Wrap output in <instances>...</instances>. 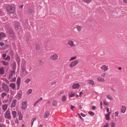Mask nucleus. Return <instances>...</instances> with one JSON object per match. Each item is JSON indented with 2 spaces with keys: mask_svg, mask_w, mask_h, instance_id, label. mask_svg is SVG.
Segmentation results:
<instances>
[{
  "mask_svg": "<svg viewBox=\"0 0 127 127\" xmlns=\"http://www.w3.org/2000/svg\"><path fill=\"white\" fill-rule=\"evenodd\" d=\"M6 10L8 13L12 14L14 12L15 8L12 6H8L6 7Z\"/></svg>",
  "mask_w": 127,
  "mask_h": 127,
  "instance_id": "f257e3e1",
  "label": "nucleus"
},
{
  "mask_svg": "<svg viewBox=\"0 0 127 127\" xmlns=\"http://www.w3.org/2000/svg\"><path fill=\"white\" fill-rule=\"evenodd\" d=\"M14 27L15 30L17 31L19 30L20 29V26L21 25L20 23L18 22H16L14 23Z\"/></svg>",
  "mask_w": 127,
  "mask_h": 127,
  "instance_id": "f03ea898",
  "label": "nucleus"
},
{
  "mask_svg": "<svg viewBox=\"0 0 127 127\" xmlns=\"http://www.w3.org/2000/svg\"><path fill=\"white\" fill-rule=\"evenodd\" d=\"M2 88L4 91L5 92H8L9 89L7 85L4 83L2 84Z\"/></svg>",
  "mask_w": 127,
  "mask_h": 127,
  "instance_id": "7ed1b4c3",
  "label": "nucleus"
},
{
  "mask_svg": "<svg viewBox=\"0 0 127 127\" xmlns=\"http://www.w3.org/2000/svg\"><path fill=\"white\" fill-rule=\"evenodd\" d=\"M5 117L8 119H10L11 117L10 115V111H9V109H8L5 113Z\"/></svg>",
  "mask_w": 127,
  "mask_h": 127,
  "instance_id": "20e7f679",
  "label": "nucleus"
},
{
  "mask_svg": "<svg viewBox=\"0 0 127 127\" xmlns=\"http://www.w3.org/2000/svg\"><path fill=\"white\" fill-rule=\"evenodd\" d=\"M9 33L10 34V36L12 39L14 38L15 35L14 31L12 29H9Z\"/></svg>",
  "mask_w": 127,
  "mask_h": 127,
  "instance_id": "39448f33",
  "label": "nucleus"
},
{
  "mask_svg": "<svg viewBox=\"0 0 127 127\" xmlns=\"http://www.w3.org/2000/svg\"><path fill=\"white\" fill-rule=\"evenodd\" d=\"M78 62L77 61H75L73 62L69 65V66L71 68H72L73 66L77 64Z\"/></svg>",
  "mask_w": 127,
  "mask_h": 127,
  "instance_id": "423d86ee",
  "label": "nucleus"
},
{
  "mask_svg": "<svg viewBox=\"0 0 127 127\" xmlns=\"http://www.w3.org/2000/svg\"><path fill=\"white\" fill-rule=\"evenodd\" d=\"M58 56L56 54H55L51 56L50 59L52 60H56L58 58Z\"/></svg>",
  "mask_w": 127,
  "mask_h": 127,
  "instance_id": "0eeeda50",
  "label": "nucleus"
},
{
  "mask_svg": "<svg viewBox=\"0 0 127 127\" xmlns=\"http://www.w3.org/2000/svg\"><path fill=\"white\" fill-rule=\"evenodd\" d=\"M80 86L79 83H75L72 85V89H76L78 88Z\"/></svg>",
  "mask_w": 127,
  "mask_h": 127,
  "instance_id": "6e6552de",
  "label": "nucleus"
},
{
  "mask_svg": "<svg viewBox=\"0 0 127 127\" xmlns=\"http://www.w3.org/2000/svg\"><path fill=\"white\" fill-rule=\"evenodd\" d=\"M50 114V112L48 111H46L44 115V118H48V117L49 116V115Z\"/></svg>",
  "mask_w": 127,
  "mask_h": 127,
  "instance_id": "1a4fd4ad",
  "label": "nucleus"
},
{
  "mask_svg": "<svg viewBox=\"0 0 127 127\" xmlns=\"http://www.w3.org/2000/svg\"><path fill=\"white\" fill-rule=\"evenodd\" d=\"M108 66H106V65H103L101 67V68L102 70H103L104 71H107L108 69L107 68Z\"/></svg>",
  "mask_w": 127,
  "mask_h": 127,
  "instance_id": "9d476101",
  "label": "nucleus"
},
{
  "mask_svg": "<svg viewBox=\"0 0 127 127\" xmlns=\"http://www.w3.org/2000/svg\"><path fill=\"white\" fill-rule=\"evenodd\" d=\"M126 109V107L125 106H122L121 108V112L123 113H125Z\"/></svg>",
  "mask_w": 127,
  "mask_h": 127,
  "instance_id": "9b49d317",
  "label": "nucleus"
},
{
  "mask_svg": "<svg viewBox=\"0 0 127 127\" xmlns=\"http://www.w3.org/2000/svg\"><path fill=\"white\" fill-rule=\"evenodd\" d=\"M17 100L16 99H13L11 103L12 106L13 107H14L16 104Z\"/></svg>",
  "mask_w": 127,
  "mask_h": 127,
  "instance_id": "f8f14e48",
  "label": "nucleus"
},
{
  "mask_svg": "<svg viewBox=\"0 0 127 127\" xmlns=\"http://www.w3.org/2000/svg\"><path fill=\"white\" fill-rule=\"evenodd\" d=\"M28 14H31L33 12V10L30 7H29L27 8Z\"/></svg>",
  "mask_w": 127,
  "mask_h": 127,
  "instance_id": "ddd939ff",
  "label": "nucleus"
},
{
  "mask_svg": "<svg viewBox=\"0 0 127 127\" xmlns=\"http://www.w3.org/2000/svg\"><path fill=\"white\" fill-rule=\"evenodd\" d=\"M16 63L15 61H14L12 64V68L14 70H15L16 69Z\"/></svg>",
  "mask_w": 127,
  "mask_h": 127,
  "instance_id": "4468645a",
  "label": "nucleus"
},
{
  "mask_svg": "<svg viewBox=\"0 0 127 127\" xmlns=\"http://www.w3.org/2000/svg\"><path fill=\"white\" fill-rule=\"evenodd\" d=\"M16 60L18 65H19L20 62V58L19 56H18L16 57Z\"/></svg>",
  "mask_w": 127,
  "mask_h": 127,
  "instance_id": "2eb2a0df",
  "label": "nucleus"
},
{
  "mask_svg": "<svg viewBox=\"0 0 127 127\" xmlns=\"http://www.w3.org/2000/svg\"><path fill=\"white\" fill-rule=\"evenodd\" d=\"M9 86L13 89H14L15 88V83H11L10 84Z\"/></svg>",
  "mask_w": 127,
  "mask_h": 127,
  "instance_id": "dca6fc26",
  "label": "nucleus"
},
{
  "mask_svg": "<svg viewBox=\"0 0 127 127\" xmlns=\"http://www.w3.org/2000/svg\"><path fill=\"white\" fill-rule=\"evenodd\" d=\"M8 106L7 104H3L2 105V109L4 111L6 110Z\"/></svg>",
  "mask_w": 127,
  "mask_h": 127,
  "instance_id": "f3484780",
  "label": "nucleus"
},
{
  "mask_svg": "<svg viewBox=\"0 0 127 127\" xmlns=\"http://www.w3.org/2000/svg\"><path fill=\"white\" fill-rule=\"evenodd\" d=\"M68 43L71 46H73L74 45L73 42L72 41H69Z\"/></svg>",
  "mask_w": 127,
  "mask_h": 127,
  "instance_id": "a211bd4d",
  "label": "nucleus"
},
{
  "mask_svg": "<svg viewBox=\"0 0 127 127\" xmlns=\"http://www.w3.org/2000/svg\"><path fill=\"white\" fill-rule=\"evenodd\" d=\"M22 91L21 90L17 94V95H18V97L19 98H21V96L22 95Z\"/></svg>",
  "mask_w": 127,
  "mask_h": 127,
  "instance_id": "6ab92c4d",
  "label": "nucleus"
},
{
  "mask_svg": "<svg viewBox=\"0 0 127 127\" xmlns=\"http://www.w3.org/2000/svg\"><path fill=\"white\" fill-rule=\"evenodd\" d=\"M35 48L37 51H38L40 49V46L39 44H36L35 45Z\"/></svg>",
  "mask_w": 127,
  "mask_h": 127,
  "instance_id": "aec40b11",
  "label": "nucleus"
},
{
  "mask_svg": "<svg viewBox=\"0 0 127 127\" xmlns=\"http://www.w3.org/2000/svg\"><path fill=\"white\" fill-rule=\"evenodd\" d=\"M4 69L3 67H1L0 68V74H4Z\"/></svg>",
  "mask_w": 127,
  "mask_h": 127,
  "instance_id": "412c9836",
  "label": "nucleus"
},
{
  "mask_svg": "<svg viewBox=\"0 0 127 127\" xmlns=\"http://www.w3.org/2000/svg\"><path fill=\"white\" fill-rule=\"evenodd\" d=\"M88 83L92 84V85H94L95 84V83L94 81L92 80H89L88 81Z\"/></svg>",
  "mask_w": 127,
  "mask_h": 127,
  "instance_id": "4be33fe9",
  "label": "nucleus"
},
{
  "mask_svg": "<svg viewBox=\"0 0 127 127\" xmlns=\"http://www.w3.org/2000/svg\"><path fill=\"white\" fill-rule=\"evenodd\" d=\"M21 83V78L19 76H18V77L17 81V84H20Z\"/></svg>",
  "mask_w": 127,
  "mask_h": 127,
  "instance_id": "5701e85b",
  "label": "nucleus"
},
{
  "mask_svg": "<svg viewBox=\"0 0 127 127\" xmlns=\"http://www.w3.org/2000/svg\"><path fill=\"white\" fill-rule=\"evenodd\" d=\"M97 79L99 81H104V78H101L100 77H98L97 78Z\"/></svg>",
  "mask_w": 127,
  "mask_h": 127,
  "instance_id": "b1692460",
  "label": "nucleus"
},
{
  "mask_svg": "<svg viewBox=\"0 0 127 127\" xmlns=\"http://www.w3.org/2000/svg\"><path fill=\"white\" fill-rule=\"evenodd\" d=\"M1 62L4 65H7L8 64V62H7L4 61H2Z\"/></svg>",
  "mask_w": 127,
  "mask_h": 127,
  "instance_id": "393cba45",
  "label": "nucleus"
},
{
  "mask_svg": "<svg viewBox=\"0 0 127 127\" xmlns=\"http://www.w3.org/2000/svg\"><path fill=\"white\" fill-rule=\"evenodd\" d=\"M77 106L79 108V109H81L82 108V104L81 103H78L77 104Z\"/></svg>",
  "mask_w": 127,
  "mask_h": 127,
  "instance_id": "a878e982",
  "label": "nucleus"
},
{
  "mask_svg": "<svg viewBox=\"0 0 127 127\" xmlns=\"http://www.w3.org/2000/svg\"><path fill=\"white\" fill-rule=\"evenodd\" d=\"M106 119L107 120H109L110 119V115H108L107 114H105Z\"/></svg>",
  "mask_w": 127,
  "mask_h": 127,
  "instance_id": "bb28decb",
  "label": "nucleus"
},
{
  "mask_svg": "<svg viewBox=\"0 0 127 127\" xmlns=\"http://www.w3.org/2000/svg\"><path fill=\"white\" fill-rule=\"evenodd\" d=\"M52 104L53 105L57 106V103L56 101L55 100H53L52 102Z\"/></svg>",
  "mask_w": 127,
  "mask_h": 127,
  "instance_id": "cd10ccee",
  "label": "nucleus"
},
{
  "mask_svg": "<svg viewBox=\"0 0 127 127\" xmlns=\"http://www.w3.org/2000/svg\"><path fill=\"white\" fill-rule=\"evenodd\" d=\"M12 113L13 115V117L14 118H15L16 115V111H13L12 112Z\"/></svg>",
  "mask_w": 127,
  "mask_h": 127,
  "instance_id": "c85d7f7f",
  "label": "nucleus"
},
{
  "mask_svg": "<svg viewBox=\"0 0 127 127\" xmlns=\"http://www.w3.org/2000/svg\"><path fill=\"white\" fill-rule=\"evenodd\" d=\"M66 99V97L65 95H64L62 97V99L63 102H64L65 101Z\"/></svg>",
  "mask_w": 127,
  "mask_h": 127,
  "instance_id": "c756f323",
  "label": "nucleus"
},
{
  "mask_svg": "<svg viewBox=\"0 0 127 127\" xmlns=\"http://www.w3.org/2000/svg\"><path fill=\"white\" fill-rule=\"evenodd\" d=\"M5 34L3 32H1L0 34V36L2 37H5Z\"/></svg>",
  "mask_w": 127,
  "mask_h": 127,
  "instance_id": "7c9ffc66",
  "label": "nucleus"
},
{
  "mask_svg": "<svg viewBox=\"0 0 127 127\" xmlns=\"http://www.w3.org/2000/svg\"><path fill=\"white\" fill-rule=\"evenodd\" d=\"M6 95V94L5 93H3L1 94V97L2 98H3L4 96Z\"/></svg>",
  "mask_w": 127,
  "mask_h": 127,
  "instance_id": "2f4dec72",
  "label": "nucleus"
},
{
  "mask_svg": "<svg viewBox=\"0 0 127 127\" xmlns=\"http://www.w3.org/2000/svg\"><path fill=\"white\" fill-rule=\"evenodd\" d=\"M4 59L5 60H7L10 61V57L9 55H7L6 57L4 58Z\"/></svg>",
  "mask_w": 127,
  "mask_h": 127,
  "instance_id": "473e14b6",
  "label": "nucleus"
},
{
  "mask_svg": "<svg viewBox=\"0 0 127 127\" xmlns=\"http://www.w3.org/2000/svg\"><path fill=\"white\" fill-rule=\"evenodd\" d=\"M39 62L40 63V65H43L44 63V62L41 60H38Z\"/></svg>",
  "mask_w": 127,
  "mask_h": 127,
  "instance_id": "72a5a7b5",
  "label": "nucleus"
},
{
  "mask_svg": "<svg viewBox=\"0 0 127 127\" xmlns=\"http://www.w3.org/2000/svg\"><path fill=\"white\" fill-rule=\"evenodd\" d=\"M75 95L74 93H71L69 95V96L70 97H73L75 96Z\"/></svg>",
  "mask_w": 127,
  "mask_h": 127,
  "instance_id": "f704fd0d",
  "label": "nucleus"
},
{
  "mask_svg": "<svg viewBox=\"0 0 127 127\" xmlns=\"http://www.w3.org/2000/svg\"><path fill=\"white\" fill-rule=\"evenodd\" d=\"M25 63H23L21 64V68H25Z\"/></svg>",
  "mask_w": 127,
  "mask_h": 127,
  "instance_id": "c9c22d12",
  "label": "nucleus"
},
{
  "mask_svg": "<svg viewBox=\"0 0 127 127\" xmlns=\"http://www.w3.org/2000/svg\"><path fill=\"white\" fill-rule=\"evenodd\" d=\"M31 79L30 78H27L25 80V82L28 83L31 81Z\"/></svg>",
  "mask_w": 127,
  "mask_h": 127,
  "instance_id": "e433bc0d",
  "label": "nucleus"
},
{
  "mask_svg": "<svg viewBox=\"0 0 127 127\" xmlns=\"http://www.w3.org/2000/svg\"><path fill=\"white\" fill-rule=\"evenodd\" d=\"M88 113L91 116H94V113L92 111H89L88 112Z\"/></svg>",
  "mask_w": 127,
  "mask_h": 127,
  "instance_id": "4c0bfd02",
  "label": "nucleus"
},
{
  "mask_svg": "<svg viewBox=\"0 0 127 127\" xmlns=\"http://www.w3.org/2000/svg\"><path fill=\"white\" fill-rule=\"evenodd\" d=\"M77 27L76 28H77L78 31L79 32L81 30V27L80 26H77Z\"/></svg>",
  "mask_w": 127,
  "mask_h": 127,
  "instance_id": "58836bf2",
  "label": "nucleus"
},
{
  "mask_svg": "<svg viewBox=\"0 0 127 127\" xmlns=\"http://www.w3.org/2000/svg\"><path fill=\"white\" fill-rule=\"evenodd\" d=\"M32 90L31 89H30L28 90L27 93L28 94H30L32 93Z\"/></svg>",
  "mask_w": 127,
  "mask_h": 127,
  "instance_id": "ea45409f",
  "label": "nucleus"
},
{
  "mask_svg": "<svg viewBox=\"0 0 127 127\" xmlns=\"http://www.w3.org/2000/svg\"><path fill=\"white\" fill-rule=\"evenodd\" d=\"M22 108L23 110L25 109V108L26 107L27 105H24L23 104L22 105Z\"/></svg>",
  "mask_w": 127,
  "mask_h": 127,
  "instance_id": "a19ab883",
  "label": "nucleus"
},
{
  "mask_svg": "<svg viewBox=\"0 0 127 127\" xmlns=\"http://www.w3.org/2000/svg\"><path fill=\"white\" fill-rule=\"evenodd\" d=\"M16 80V78L15 77L11 80L10 81V82H15Z\"/></svg>",
  "mask_w": 127,
  "mask_h": 127,
  "instance_id": "79ce46f5",
  "label": "nucleus"
},
{
  "mask_svg": "<svg viewBox=\"0 0 127 127\" xmlns=\"http://www.w3.org/2000/svg\"><path fill=\"white\" fill-rule=\"evenodd\" d=\"M76 56L74 57H72L69 60V61H71L72 60H74L76 59Z\"/></svg>",
  "mask_w": 127,
  "mask_h": 127,
  "instance_id": "37998d69",
  "label": "nucleus"
},
{
  "mask_svg": "<svg viewBox=\"0 0 127 127\" xmlns=\"http://www.w3.org/2000/svg\"><path fill=\"white\" fill-rule=\"evenodd\" d=\"M107 98L111 100H112V98L111 97H110L109 95L107 96Z\"/></svg>",
  "mask_w": 127,
  "mask_h": 127,
  "instance_id": "c03bdc74",
  "label": "nucleus"
},
{
  "mask_svg": "<svg viewBox=\"0 0 127 127\" xmlns=\"http://www.w3.org/2000/svg\"><path fill=\"white\" fill-rule=\"evenodd\" d=\"M22 104H23L24 105H27V102L26 101H23Z\"/></svg>",
  "mask_w": 127,
  "mask_h": 127,
  "instance_id": "a18cd8bd",
  "label": "nucleus"
},
{
  "mask_svg": "<svg viewBox=\"0 0 127 127\" xmlns=\"http://www.w3.org/2000/svg\"><path fill=\"white\" fill-rule=\"evenodd\" d=\"M21 70L22 71H21V72L22 73H23L26 70V69L24 68H21Z\"/></svg>",
  "mask_w": 127,
  "mask_h": 127,
  "instance_id": "49530a36",
  "label": "nucleus"
},
{
  "mask_svg": "<svg viewBox=\"0 0 127 127\" xmlns=\"http://www.w3.org/2000/svg\"><path fill=\"white\" fill-rule=\"evenodd\" d=\"M91 1V0H84L87 3L90 2Z\"/></svg>",
  "mask_w": 127,
  "mask_h": 127,
  "instance_id": "de8ad7c7",
  "label": "nucleus"
},
{
  "mask_svg": "<svg viewBox=\"0 0 127 127\" xmlns=\"http://www.w3.org/2000/svg\"><path fill=\"white\" fill-rule=\"evenodd\" d=\"M115 117H117V116H118V114H119V112H116L115 113Z\"/></svg>",
  "mask_w": 127,
  "mask_h": 127,
  "instance_id": "09e8293b",
  "label": "nucleus"
},
{
  "mask_svg": "<svg viewBox=\"0 0 127 127\" xmlns=\"http://www.w3.org/2000/svg\"><path fill=\"white\" fill-rule=\"evenodd\" d=\"M0 45L1 46H4V43L2 42H0Z\"/></svg>",
  "mask_w": 127,
  "mask_h": 127,
  "instance_id": "8fccbe9b",
  "label": "nucleus"
},
{
  "mask_svg": "<svg viewBox=\"0 0 127 127\" xmlns=\"http://www.w3.org/2000/svg\"><path fill=\"white\" fill-rule=\"evenodd\" d=\"M22 117V115L20 116V115H19V119L20 120H21Z\"/></svg>",
  "mask_w": 127,
  "mask_h": 127,
  "instance_id": "3c124183",
  "label": "nucleus"
},
{
  "mask_svg": "<svg viewBox=\"0 0 127 127\" xmlns=\"http://www.w3.org/2000/svg\"><path fill=\"white\" fill-rule=\"evenodd\" d=\"M103 104L106 106H107L108 105V103L106 102L105 101H104Z\"/></svg>",
  "mask_w": 127,
  "mask_h": 127,
  "instance_id": "603ef678",
  "label": "nucleus"
},
{
  "mask_svg": "<svg viewBox=\"0 0 127 127\" xmlns=\"http://www.w3.org/2000/svg\"><path fill=\"white\" fill-rule=\"evenodd\" d=\"M115 123L114 122H112V123H111V125L112 126H113V127H114L115 126Z\"/></svg>",
  "mask_w": 127,
  "mask_h": 127,
  "instance_id": "864d4df0",
  "label": "nucleus"
},
{
  "mask_svg": "<svg viewBox=\"0 0 127 127\" xmlns=\"http://www.w3.org/2000/svg\"><path fill=\"white\" fill-rule=\"evenodd\" d=\"M79 118L81 120H82V122H83L84 121V120L81 117V116H80L79 117Z\"/></svg>",
  "mask_w": 127,
  "mask_h": 127,
  "instance_id": "5fc2aeb1",
  "label": "nucleus"
},
{
  "mask_svg": "<svg viewBox=\"0 0 127 127\" xmlns=\"http://www.w3.org/2000/svg\"><path fill=\"white\" fill-rule=\"evenodd\" d=\"M20 84H17V85L18 86V87H17V90H18L20 88Z\"/></svg>",
  "mask_w": 127,
  "mask_h": 127,
  "instance_id": "6e6d98bb",
  "label": "nucleus"
},
{
  "mask_svg": "<svg viewBox=\"0 0 127 127\" xmlns=\"http://www.w3.org/2000/svg\"><path fill=\"white\" fill-rule=\"evenodd\" d=\"M96 108V106H93L92 107V109L93 110H95Z\"/></svg>",
  "mask_w": 127,
  "mask_h": 127,
  "instance_id": "4d7b16f0",
  "label": "nucleus"
},
{
  "mask_svg": "<svg viewBox=\"0 0 127 127\" xmlns=\"http://www.w3.org/2000/svg\"><path fill=\"white\" fill-rule=\"evenodd\" d=\"M75 107L72 105H71V107H70V109L72 110H73V109L75 108Z\"/></svg>",
  "mask_w": 127,
  "mask_h": 127,
  "instance_id": "13d9d810",
  "label": "nucleus"
},
{
  "mask_svg": "<svg viewBox=\"0 0 127 127\" xmlns=\"http://www.w3.org/2000/svg\"><path fill=\"white\" fill-rule=\"evenodd\" d=\"M81 115L83 117H85L86 116V115L84 114H83V113L81 112L80 113Z\"/></svg>",
  "mask_w": 127,
  "mask_h": 127,
  "instance_id": "bf43d9fd",
  "label": "nucleus"
},
{
  "mask_svg": "<svg viewBox=\"0 0 127 127\" xmlns=\"http://www.w3.org/2000/svg\"><path fill=\"white\" fill-rule=\"evenodd\" d=\"M108 125L107 124H105L103 126V127H108Z\"/></svg>",
  "mask_w": 127,
  "mask_h": 127,
  "instance_id": "052dcab7",
  "label": "nucleus"
},
{
  "mask_svg": "<svg viewBox=\"0 0 127 127\" xmlns=\"http://www.w3.org/2000/svg\"><path fill=\"white\" fill-rule=\"evenodd\" d=\"M15 71L14 70H12L11 71V74H13V75L15 73Z\"/></svg>",
  "mask_w": 127,
  "mask_h": 127,
  "instance_id": "680f3d73",
  "label": "nucleus"
},
{
  "mask_svg": "<svg viewBox=\"0 0 127 127\" xmlns=\"http://www.w3.org/2000/svg\"><path fill=\"white\" fill-rule=\"evenodd\" d=\"M4 81H5V82H6V83L8 84H9V81L7 80V79H5Z\"/></svg>",
  "mask_w": 127,
  "mask_h": 127,
  "instance_id": "e2e57ef3",
  "label": "nucleus"
},
{
  "mask_svg": "<svg viewBox=\"0 0 127 127\" xmlns=\"http://www.w3.org/2000/svg\"><path fill=\"white\" fill-rule=\"evenodd\" d=\"M13 74H11L9 76V77L10 78H11L12 77Z\"/></svg>",
  "mask_w": 127,
  "mask_h": 127,
  "instance_id": "0e129e2a",
  "label": "nucleus"
},
{
  "mask_svg": "<svg viewBox=\"0 0 127 127\" xmlns=\"http://www.w3.org/2000/svg\"><path fill=\"white\" fill-rule=\"evenodd\" d=\"M38 101H36V102H35L34 104V106H35L36 104H37V103L38 102Z\"/></svg>",
  "mask_w": 127,
  "mask_h": 127,
  "instance_id": "69168bd1",
  "label": "nucleus"
},
{
  "mask_svg": "<svg viewBox=\"0 0 127 127\" xmlns=\"http://www.w3.org/2000/svg\"><path fill=\"white\" fill-rule=\"evenodd\" d=\"M80 95H79V97H81V95L83 94V93L82 92H81L79 93Z\"/></svg>",
  "mask_w": 127,
  "mask_h": 127,
  "instance_id": "338daca9",
  "label": "nucleus"
},
{
  "mask_svg": "<svg viewBox=\"0 0 127 127\" xmlns=\"http://www.w3.org/2000/svg\"><path fill=\"white\" fill-rule=\"evenodd\" d=\"M6 56V54H3L2 55V57L3 58H5Z\"/></svg>",
  "mask_w": 127,
  "mask_h": 127,
  "instance_id": "774afa93",
  "label": "nucleus"
}]
</instances>
